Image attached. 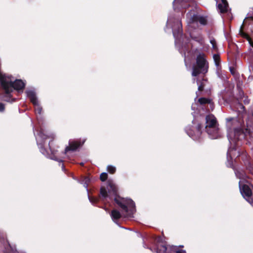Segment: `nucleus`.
Returning <instances> with one entry per match:
<instances>
[{
    "instance_id": "bb28decb",
    "label": "nucleus",
    "mask_w": 253,
    "mask_h": 253,
    "mask_svg": "<svg viewBox=\"0 0 253 253\" xmlns=\"http://www.w3.org/2000/svg\"><path fill=\"white\" fill-rule=\"evenodd\" d=\"M35 106V110L36 114H41L42 111V108L39 105L38 103Z\"/></svg>"
},
{
    "instance_id": "7ed1b4c3",
    "label": "nucleus",
    "mask_w": 253,
    "mask_h": 253,
    "mask_svg": "<svg viewBox=\"0 0 253 253\" xmlns=\"http://www.w3.org/2000/svg\"><path fill=\"white\" fill-rule=\"evenodd\" d=\"M39 135L43 140H46V139H51V140L48 143L49 151L46 150L44 148L43 143L38 144L39 147L40 149V151L41 152V153H42L43 155H48L50 158V159L52 160H55L58 162H62L63 161L57 158V157L56 156L57 152V150H55L51 146L53 143V140L54 138V134H51L49 135H47L44 134L42 131H40Z\"/></svg>"
},
{
    "instance_id": "5701e85b",
    "label": "nucleus",
    "mask_w": 253,
    "mask_h": 253,
    "mask_svg": "<svg viewBox=\"0 0 253 253\" xmlns=\"http://www.w3.org/2000/svg\"><path fill=\"white\" fill-rule=\"evenodd\" d=\"M213 58L215 65L218 67L220 65V57L218 54H214Z\"/></svg>"
},
{
    "instance_id": "b1692460",
    "label": "nucleus",
    "mask_w": 253,
    "mask_h": 253,
    "mask_svg": "<svg viewBox=\"0 0 253 253\" xmlns=\"http://www.w3.org/2000/svg\"><path fill=\"white\" fill-rule=\"evenodd\" d=\"M100 198L88 196L89 200L93 205H95L98 203L99 201Z\"/></svg>"
},
{
    "instance_id": "7c9ffc66",
    "label": "nucleus",
    "mask_w": 253,
    "mask_h": 253,
    "mask_svg": "<svg viewBox=\"0 0 253 253\" xmlns=\"http://www.w3.org/2000/svg\"><path fill=\"white\" fill-rule=\"evenodd\" d=\"M239 96L240 99L244 97V92L241 88L239 89Z\"/></svg>"
},
{
    "instance_id": "a878e982",
    "label": "nucleus",
    "mask_w": 253,
    "mask_h": 253,
    "mask_svg": "<svg viewBox=\"0 0 253 253\" xmlns=\"http://www.w3.org/2000/svg\"><path fill=\"white\" fill-rule=\"evenodd\" d=\"M107 171L108 172H109L110 174H114L115 173L116 171V169L115 167L113 166H108L107 167Z\"/></svg>"
},
{
    "instance_id": "2f4dec72",
    "label": "nucleus",
    "mask_w": 253,
    "mask_h": 253,
    "mask_svg": "<svg viewBox=\"0 0 253 253\" xmlns=\"http://www.w3.org/2000/svg\"><path fill=\"white\" fill-rule=\"evenodd\" d=\"M247 200L250 203V204L253 207V193L252 194V196L249 197Z\"/></svg>"
},
{
    "instance_id": "f8f14e48",
    "label": "nucleus",
    "mask_w": 253,
    "mask_h": 253,
    "mask_svg": "<svg viewBox=\"0 0 253 253\" xmlns=\"http://www.w3.org/2000/svg\"><path fill=\"white\" fill-rule=\"evenodd\" d=\"M208 82V80L205 79H203L201 81L197 80V84L198 85V91L196 92L197 97L200 96L201 94L199 93V92H201L204 91V88L206 86V83Z\"/></svg>"
},
{
    "instance_id": "a211bd4d",
    "label": "nucleus",
    "mask_w": 253,
    "mask_h": 253,
    "mask_svg": "<svg viewBox=\"0 0 253 253\" xmlns=\"http://www.w3.org/2000/svg\"><path fill=\"white\" fill-rule=\"evenodd\" d=\"M100 194L102 197V201L105 200L107 198H109L110 200L112 199L111 196L109 195L105 187H101L100 189Z\"/></svg>"
},
{
    "instance_id": "423d86ee",
    "label": "nucleus",
    "mask_w": 253,
    "mask_h": 253,
    "mask_svg": "<svg viewBox=\"0 0 253 253\" xmlns=\"http://www.w3.org/2000/svg\"><path fill=\"white\" fill-rule=\"evenodd\" d=\"M84 143V141L82 142L81 140L69 141V146L65 148L63 154H66L69 151L73 152L76 151Z\"/></svg>"
},
{
    "instance_id": "e433bc0d",
    "label": "nucleus",
    "mask_w": 253,
    "mask_h": 253,
    "mask_svg": "<svg viewBox=\"0 0 253 253\" xmlns=\"http://www.w3.org/2000/svg\"><path fill=\"white\" fill-rule=\"evenodd\" d=\"M232 119H233L232 118H227V119H226V120L227 122H230L232 120Z\"/></svg>"
},
{
    "instance_id": "c9c22d12",
    "label": "nucleus",
    "mask_w": 253,
    "mask_h": 253,
    "mask_svg": "<svg viewBox=\"0 0 253 253\" xmlns=\"http://www.w3.org/2000/svg\"><path fill=\"white\" fill-rule=\"evenodd\" d=\"M245 104H248L250 103V99L247 97H246L245 99L243 100Z\"/></svg>"
},
{
    "instance_id": "c756f323",
    "label": "nucleus",
    "mask_w": 253,
    "mask_h": 253,
    "mask_svg": "<svg viewBox=\"0 0 253 253\" xmlns=\"http://www.w3.org/2000/svg\"><path fill=\"white\" fill-rule=\"evenodd\" d=\"M203 127V126L201 124H198L196 127V130L197 131V135H200L202 133L201 129Z\"/></svg>"
},
{
    "instance_id": "2eb2a0df",
    "label": "nucleus",
    "mask_w": 253,
    "mask_h": 253,
    "mask_svg": "<svg viewBox=\"0 0 253 253\" xmlns=\"http://www.w3.org/2000/svg\"><path fill=\"white\" fill-rule=\"evenodd\" d=\"M239 34L242 38L246 39L249 42L250 46L253 48V42L249 35L243 31V25L241 27Z\"/></svg>"
},
{
    "instance_id": "f03ea898",
    "label": "nucleus",
    "mask_w": 253,
    "mask_h": 253,
    "mask_svg": "<svg viewBox=\"0 0 253 253\" xmlns=\"http://www.w3.org/2000/svg\"><path fill=\"white\" fill-rule=\"evenodd\" d=\"M0 84L4 93L1 100L6 102H9L11 100L12 97L11 93L13 90H23L25 87V84L21 80L16 79L12 82L10 77L1 73H0Z\"/></svg>"
},
{
    "instance_id": "c85d7f7f",
    "label": "nucleus",
    "mask_w": 253,
    "mask_h": 253,
    "mask_svg": "<svg viewBox=\"0 0 253 253\" xmlns=\"http://www.w3.org/2000/svg\"><path fill=\"white\" fill-rule=\"evenodd\" d=\"M210 42L212 45L213 49H214V50H217V46L216 45V42L215 40L214 39L211 40L210 41Z\"/></svg>"
},
{
    "instance_id": "4c0bfd02",
    "label": "nucleus",
    "mask_w": 253,
    "mask_h": 253,
    "mask_svg": "<svg viewBox=\"0 0 253 253\" xmlns=\"http://www.w3.org/2000/svg\"><path fill=\"white\" fill-rule=\"evenodd\" d=\"M252 116L253 117V112H252Z\"/></svg>"
},
{
    "instance_id": "39448f33",
    "label": "nucleus",
    "mask_w": 253,
    "mask_h": 253,
    "mask_svg": "<svg viewBox=\"0 0 253 253\" xmlns=\"http://www.w3.org/2000/svg\"><path fill=\"white\" fill-rule=\"evenodd\" d=\"M251 126L249 125L248 122H247V127H240L235 128L234 133L235 138L239 140L242 139L250 138L252 137V131Z\"/></svg>"
},
{
    "instance_id": "4468645a",
    "label": "nucleus",
    "mask_w": 253,
    "mask_h": 253,
    "mask_svg": "<svg viewBox=\"0 0 253 253\" xmlns=\"http://www.w3.org/2000/svg\"><path fill=\"white\" fill-rule=\"evenodd\" d=\"M220 12L222 13H225L227 11L228 3L226 0H221V3H219L217 6Z\"/></svg>"
},
{
    "instance_id": "9d476101",
    "label": "nucleus",
    "mask_w": 253,
    "mask_h": 253,
    "mask_svg": "<svg viewBox=\"0 0 253 253\" xmlns=\"http://www.w3.org/2000/svg\"><path fill=\"white\" fill-rule=\"evenodd\" d=\"M206 131L212 139L217 138L219 135V129L217 126H213L209 129H205Z\"/></svg>"
},
{
    "instance_id": "dca6fc26",
    "label": "nucleus",
    "mask_w": 253,
    "mask_h": 253,
    "mask_svg": "<svg viewBox=\"0 0 253 253\" xmlns=\"http://www.w3.org/2000/svg\"><path fill=\"white\" fill-rule=\"evenodd\" d=\"M27 96L33 105H36L38 103L36 94L33 91L30 90L28 91Z\"/></svg>"
},
{
    "instance_id": "393cba45",
    "label": "nucleus",
    "mask_w": 253,
    "mask_h": 253,
    "mask_svg": "<svg viewBox=\"0 0 253 253\" xmlns=\"http://www.w3.org/2000/svg\"><path fill=\"white\" fill-rule=\"evenodd\" d=\"M171 251L175 253H186L185 250L179 249L176 246L172 247Z\"/></svg>"
},
{
    "instance_id": "412c9836",
    "label": "nucleus",
    "mask_w": 253,
    "mask_h": 253,
    "mask_svg": "<svg viewBox=\"0 0 253 253\" xmlns=\"http://www.w3.org/2000/svg\"><path fill=\"white\" fill-rule=\"evenodd\" d=\"M157 253H167V248L165 245H158L156 248Z\"/></svg>"
},
{
    "instance_id": "ddd939ff",
    "label": "nucleus",
    "mask_w": 253,
    "mask_h": 253,
    "mask_svg": "<svg viewBox=\"0 0 253 253\" xmlns=\"http://www.w3.org/2000/svg\"><path fill=\"white\" fill-rule=\"evenodd\" d=\"M241 193L244 196H246L248 199L252 196V192L249 186L246 184H244L241 189Z\"/></svg>"
},
{
    "instance_id": "f704fd0d",
    "label": "nucleus",
    "mask_w": 253,
    "mask_h": 253,
    "mask_svg": "<svg viewBox=\"0 0 253 253\" xmlns=\"http://www.w3.org/2000/svg\"><path fill=\"white\" fill-rule=\"evenodd\" d=\"M229 70L232 75H234L235 73V70L233 67H230Z\"/></svg>"
},
{
    "instance_id": "6ab92c4d",
    "label": "nucleus",
    "mask_w": 253,
    "mask_h": 253,
    "mask_svg": "<svg viewBox=\"0 0 253 253\" xmlns=\"http://www.w3.org/2000/svg\"><path fill=\"white\" fill-rule=\"evenodd\" d=\"M173 36L175 38L178 37L182 34V25L181 22L178 24L177 29H174L172 30Z\"/></svg>"
},
{
    "instance_id": "20e7f679",
    "label": "nucleus",
    "mask_w": 253,
    "mask_h": 253,
    "mask_svg": "<svg viewBox=\"0 0 253 253\" xmlns=\"http://www.w3.org/2000/svg\"><path fill=\"white\" fill-rule=\"evenodd\" d=\"M208 63L204 54H200L196 58V64L192 68V75L197 77L200 74H206L208 71Z\"/></svg>"
},
{
    "instance_id": "aec40b11",
    "label": "nucleus",
    "mask_w": 253,
    "mask_h": 253,
    "mask_svg": "<svg viewBox=\"0 0 253 253\" xmlns=\"http://www.w3.org/2000/svg\"><path fill=\"white\" fill-rule=\"evenodd\" d=\"M191 37L193 40L199 43L201 45H203L204 43V39L201 35L191 36Z\"/></svg>"
},
{
    "instance_id": "473e14b6",
    "label": "nucleus",
    "mask_w": 253,
    "mask_h": 253,
    "mask_svg": "<svg viewBox=\"0 0 253 253\" xmlns=\"http://www.w3.org/2000/svg\"><path fill=\"white\" fill-rule=\"evenodd\" d=\"M5 110V105L0 102V112H3Z\"/></svg>"
},
{
    "instance_id": "72a5a7b5",
    "label": "nucleus",
    "mask_w": 253,
    "mask_h": 253,
    "mask_svg": "<svg viewBox=\"0 0 253 253\" xmlns=\"http://www.w3.org/2000/svg\"><path fill=\"white\" fill-rule=\"evenodd\" d=\"M238 105L239 106V108H240L243 112H245L246 111L245 106L241 103H239Z\"/></svg>"
},
{
    "instance_id": "f257e3e1",
    "label": "nucleus",
    "mask_w": 253,
    "mask_h": 253,
    "mask_svg": "<svg viewBox=\"0 0 253 253\" xmlns=\"http://www.w3.org/2000/svg\"><path fill=\"white\" fill-rule=\"evenodd\" d=\"M107 188L109 193L115 196L114 201L119 207L122 212L125 213V216L126 217H132L136 211L134 202L131 199H127L120 197L118 193V188L114 182L109 180L107 181Z\"/></svg>"
},
{
    "instance_id": "6e6552de",
    "label": "nucleus",
    "mask_w": 253,
    "mask_h": 253,
    "mask_svg": "<svg viewBox=\"0 0 253 253\" xmlns=\"http://www.w3.org/2000/svg\"><path fill=\"white\" fill-rule=\"evenodd\" d=\"M206 126L205 129H210V128L217 126V122L215 117L212 115H207L206 117Z\"/></svg>"
},
{
    "instance_id": "cd10ccee",
    "label": "nucleus",
    "mask_w": 253,
    "mask_h": 253,
    "mask_svg": "<svg viewBox=\"0 0 253 253\" xmlns=\"http://www.w3.org/2000/svg\"><path fill=\"white\" fill-rule=\"evenodd\" d=\"M108 178V174L106 172H102L100 175V179L102 181H106Z\"/></svg>"
},
{
    "instance_id": "0eeeda50",
    "label": "nucleus",
    "mask_w": 253,
    "mask_h": 253,
    "mask_svg": "<svg viewBox=\"0 0 253 253\" xmlns=\"http://www.w3.org/2000/svg\"><path fill=\"white\" fill-rule=\"evenodd\" d=\"M190 0H174L173 2V5L174 10L181 7L183 9H186L190 6Z\"/></svg>"
},
{
    "instance_id": "58836bf2",
    "label": "nucleus",
    "mask_w": 253,
    "mask_h": 253,
    "mask_svg": "<svg viewBox=\"0 0 253 253\" xmlns=\"http://www.w3.org/2000/svg\"><path fill=\"white\" fill-rule=\"evenodd\" d=\"M64 167V165H62V168H63Z\"/></svg>"
},
{
    "instance_id": "f3484780",
    "label": "nucleus",
    "mask_w": 253,
    "mask_h": 253,
    "mask_svg": "<svg viewBox=\"0 0 253 253\" xmlns=\"http://www.w3.org/2000/svg\"><path fill=\"white\" fill-rule=\"evenodd\" d=\"M198 102L202 105L209 104L211 107H213V106L212 100L208 98L201 97L198 99Z\"/></svg>"
},
{
    "instance_id": "1a4fd4ad",
    "label": "nucleus",
    "mask_w": 253,
    "mask_h": 253,
    "mask_svg": "<svg viewBox=\"0 0 253 253\" xmlns=\"http://www.w3.org/2000/svg\"><path fill=\"white\" fill-rule=\"evenodd\" d=\"M191 23L199 22L202 25H206L208 23L207 19L205 17L198 14H194L191 18Z\"/></svg>"
},
{
    "instance_id": "4be33fe9",
    "label": "nucleus",
    "mask_w": 253,
    "mask_h": 253,
    "mask_svg": "<svg viewBox=\"0 0 253 253\" xmlns=\"http://www.w3.org/2000/svg\"><path fill=\"white\" fill-rule=\"evenodd\" d=\"M90 182V179L88 176H84L82 179V183L84 185V186L87 189L88 184Z\"/></svg>"
},
{
    "instance_id": "9b49d317",
    "label": "nucleus",
    "mask_w": 253,
    "mask_h": 253,
    "mask_svg": "<svg viewBox=\"0 0 253 253\" xmlns=\"http://www.w3.org/2000/svg\"><path fill=\"white\" fill-rule=\"evenodd\" d=\"M110 216L113 221L117 223L122 217V213L117 210L114 209L112 210L110 213Z\"/></svg>"
}]
</instances>
